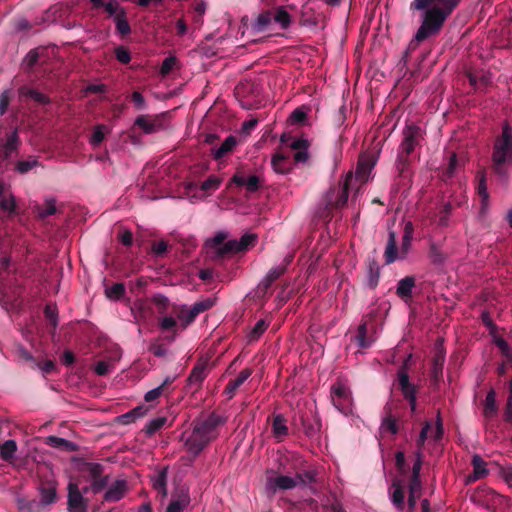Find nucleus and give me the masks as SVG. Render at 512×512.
Here are the masks:
<instances>
[{
	"label": "nucleus",
	"instance_id": "obj_1",
	"mask_svg": "<svg viewBox=\"0 0 512 512\" xmlns=\"http://www.w3.org/2000/svg\"><path fill=\"white\" fill-rule=\"evenodd\" d=\"M461 0H414L411 10L424 11L423 19L414 41L423 42L440 32L447 18L457 8Z\"/></svg>",
	"mask_w": 512,
	"mask_h": 512
},
{
	"label": "nucleus",
	"instance_id": "obj_2",
	"mask_svg": "<svg viewBox=\"0 0 512 512\" xmlns=\"http://www.w3.org/2000/svg\"><path fill=\"white\" fill-rule=\"evenodd\" d=\"M221 424V418L215 414L195 423L192 432L185 439L184 445L187 451L198 456L208 443L216 438V429Z\"/></svg>",
	"mask_w": 512,
	"mask_h": 512
},
{
	"label": "nucleus",
	"instance_id": "obj_3",
	"mask_svg": "<svg viewBox=\"0 0 512 512\" xmlns=\"http://www.w3.org/2000/svg\"><path fill=\"white\" fill-rule=\"evenodd\" d=\"M495 173L506 176L512 168V131L508 123L502 127V134L496 139L492 153Z\"/></svg>",
	"mask_w": 512,
	"mask_h": 512
},
{
	"label": "nucleus",
	"instance_id": "obj_4",
	"mask_svg": "<svg viewBox=\"0 0 512 512\" xmlns=\"http://www.w3.org/2000/svg\"><path fill=\"white\" fill-rule=\"evenodd\" d=\"M422 130L416 125H407L403 130V140L397 158V169L402 173L408 165V156L418 145Z\"/></svg>",
	"mask_w": 512,
	"mask_h": 512
},
{
	"label": "nucleus",
	"instance_id": "obj_5",
	"mask_svg": "<svg viewBox=\"0 0 512 512\" xmlns=\"http://www.w3.org/2000/svg\"><path fill=\"white\" fill-rule=\"evenodd\" d=\"M353 183V174L349 173L340 180L337 186L331 187L326 193V205L330 208H341L348 201L349 189Z\"/></svg>",
	"mask_w": 512,
	"mask_h": 512
},
{
	"label": "nucleus",
	"instance_id": "obj_6",
	"mask_svg": "<svg viewBox=\"0 0 512 512\" xmlns=\"http://www.w3.org/2000/svg\"><path fill=\"white\" fill-rule=\"evenodd\" d=\"M331 401L334 407L341 413H351L353 399L351 391L343 382L337 381L331 386Z\"/></svg>",
	"mask_w": 512,
	"mask_h": 512
},
{
	"label": "nucleus",
	"instance_id": "obj_7",
	"mask_svg": "<svg viewBox=\"0 0 512 512\" xmlns=\"http://www.w3.org/2000/svg\"><path fill=\"white\" fill-rule=\"evenodd\" d=\"M301 482H303L301 474H296L294 477L279 475L267 479L265 490L268 496H272L278 490H291Z\"/></svg>",
	"mask_w": 512,
	"mask_h": 512
},
{
	"label": "nucleus",
	"instance_id": "obj_8",
	"mask_svg": "<svg viewBox=\"0 0 512 512\" xmlns=\"http://www.w3.org/2000/svg\"><path fill=\"white\" fill-rule=\"evenodd\" d=\"M86 471L91 478L90 489L94 494L100 493L109 483V476L103 475V467L98 463H87Z\"/></svg>",
	"mask_w": 512,
	"mask_h": 512
},
{
	"label": "nucleus",
	"instance_id": "obj_9",
	"mask_svg": "<svg viewBox=\"0 0 512 512\" xmlns=\"http://www.w3.org/2000/svg\"><path fill=\"white\" fill-rule=\"evenodd\" d=\"M399 388L404 396L410 403L411 410H415L416 406V390L413 384L409 382V376L406 369V364L403 365L397 372Z\"/></svg>",
	"mask_w": 512,
	"mask_h": 512
},
{
	"label": "nucleus",
	"instance_id": "obj_10",
	"mask_svg": "<svg viewBox=\"0 0 512 512\" xmlns=\"http://www.w3.org/2000/svg\"><path fill=\"white\" fill-rule=\"evenodd\" d=\"M88 487H85L83 491H80L78 484L70 482L68 484V510L73 511L76 509L85 510V501L83 493L88 492Z\"/></svg>",
	"mask_w": 512,
	"mask_h": 512
},
{
	"label": "nucleus",
	"instance_id": "obj_11",
	"mask_svg": "<svg viewBox=\"0 0 512 512\" xmlns=\"http://www.w3.org/2000/svg\"><path fill=\"white\" fill-rule=\"evenodd\" d=\"M445 363V350L442 340H438L435 344L434 355L432 358L431 378L437 382L442 376L443 366Z\"/></svg>",
	"mask_w": 512,
	"mask_h": 512
},
{
	"label": "nucleus",
	"instance_id": "obj_12",
	"mask_svg": "<svg viewBox=\"0 0 512 512\" xmlns=\"http://www.w3.org/2000/svg\"><path fill=\"white\" fill-rule=\"evenodd\" d=\"M374 165L375 162L371 156H360L355 175H353V181L357 180L361 183L367 182Z\"/></svg>",
	"mask_w": 512,
	"mask_h": 512
},
{
	"label": "nucleus",
	"instance_id": "obj_13",
	"mask_svg": "<svg viewBox=\"0 0 512 512\" xmlns=\"http://www.w3.org/2000/svg\"><path fill=\"white\" fill-rule=\"evenodd\" d=\"M134 125L141 128L145 134H152L163 129V123L158 116L149 118L140 115L135 119Z\"/></svg>",
	"mask_w": 512,
	"mask_h": 512
},
{
	"label": "nucleus",
	"instance_id": "obj_14",
	"mask_svg": "<svg viewBox=\"0 0 512 512\" xmlns=\"http://www.w3.org/2000/svg\"><path fill=\"white\" fill-rule=\"evenodd\" d=\"M291 149L295 151L293 158L296 163H307L309 160V142L303 138H294L289 144Z\"/></svg>",
	"mask_w": 512,
	"mask_h": 512
},
{
	"label": "nucleus",
	"instance_id": "obj_15",
	"mask_svg": "<svg viewBox=\"0 0 512 512\" xmlns=\"http://www.w3.org/2000/svg\"><path fill=\"white\" fill-rule=\"evenodd\" d=\"M127 492V481L118 479L112 483L104 494V500L107 502H117L121 500Z\"/></svg>",
	"mask_w": 512,
	"mask_h": 512
},
{
	"label": "nucleus",
	"instance_id": "obj_16",
	"mask_svg": "<svg viewBox=\"0 0 512 512\" xmlns=\"http://www.w3.org/2000/svg\"><path fill=\"white\" fill-rule=\"evenodd\" d=\"M252 375V370L250 368L243 369L239 375L230 380L227 386L224 389V394L228 399H232L237 391V389Z\"/></svg>",
	"mask_w": 512,
	"mask_h": 512
},
{
	"label": "nucleus",
	"instance_id": "obj_17",
	"mask_svg": "<svg viewBox=\"0 0 512 512\" xmlns=\"http://www.w3.org/2000/svg\"><path fill=\"white\" fill-rule=\"evenodd\" d=\"M232 182L237 186H243L249 192H255L260 188V178L257 175H250L248 177L242 174H235L232 177Z\"/></svg>",
	"mask_w": 512,
	"mask_h": 512
},
{
	"label": "nucleus",
	"instance_id": "obj_18",
	"mask_svg": "<svg viewBox=\"0 0 512 512\" xmlns=\"http://www.w3.org/2000/svg\"><path fill=\"white\" fill-rule=\"evenodd\" d=\"M273 22V11L266 10L260 13L251 24L253 32L260 33L266 31Z\"/></svg>",
	"mask_w": 512,
	"mask_h": 512
},
{
	"label": "nucleus",
	"instance_id": "obj_19",
	"mask_svg": "<svg viewBox=\"0 0 512 512\" xmlns=\"http://www.w3.org/2000/svg\"><path fill=\"white\" fill-rule=\"evenodd\" d=\"M472 466H473V474L468 476V481H476L478 479L484 478L489 473V471L486 467L487 466L486 462L478 454H475L473 456Z\"/></svg>",
	"mask_w": 512,
	"mask_h": 512
},
{
	"label": "nucleus",
	"instance_id": "obj_20",
	"mask_svg": "<svg viewBox=\"0 0 512 512\" xmlns=\"http://www.w3.org/2000/svg\"><path fill=\"white\" fill-rule=\"evenodd\" d=\"M207 376V363L201 362L194 366L192 369L187 382L190 386H196L197 388L200 387L202 382Z\"/></svg>",
	"mask_w": 512,
	"mask_h": 512
},
{
	"label": "nucleus",
	"instance_id": "obj_21",
	"mask_svg": "<svg viewBox=\"0 0 512 512\" xmlns=\"http://www.w3.org/2000/svg\"><path fill=\"white\" fill-rule=\"evenodd\" d=\"M415 287V278L413 276H406L399 280L396 288V294L403 300L412 297V290Z\"/></svg>",
	"mask_w": 512,
	"mask_h": 512
},
{
	"label": "nucleus",
	"instance_id": "obj_22",
	"mask_svg": "<svg viewBox=\"0 0 512 512\" xmlns=\"http://www.w3.org/2000/svg\"><path fill=\"white\" fill-rule=\"evenodd\" d=\"M236 144H237L236 137L230 135L223 141V143L219 147L213 148L211 150V154L215 160H219V159L223 158L225 155H227L228 153H230L234 149Z\"/></svg>",
	"mask_w": 512,
	"mask_h": 512
},
{
	"label": "nucleus",
	"instance_id": "obj_23",
	"mask_svg": "<svg viewBox=\"0 0 512 512\" xmlns=\"http://www.w3.org/2000/svg\"><path fill=\"white\" fill-rule=\"evenodd\" d=\"M271 165L278 174H288L291 171V161L283 154H275L272 157Z\"/></svg>",
	"mask_w": 512,
	"mask_h": 512
},
{
	"label": "nucleus",
	"instance_id": "obj_24",
	"mask_svg": "<svg viewBox=\"0 0 512 512\" xmlns=\"http://www.w3.org/2000/svg\"><path fill=\"white\" fill-rule=\"evenodd\" d=\"M19 144V137L17 134V131H13L9 137L7 138L6 142L1 146L0 148V155L4 159H8L11 157V155L16 152Z\"/></svg>",
	"mask_w": 512,
	"mask_h": 512
},
{
	"label": "nucleus",
	"instance_id": "obj_25",
	"mask_svg": "<svg viewBox=\"0 0 512 512\" xmlns=\"http://www.w3.org/2000/svg\"><path fill=\"white\" fill-rule=\"evenodd\" d=\"M286 271L285 265H280L271 268L268 273L265 275V277L261 280L259 287L266 291L272 283L277 280L281 275H283Z\"/></svg>",
	"mask_w": 512,
	"mask_h": 512
},
{
	"label": "nucleus",
	"instance_id": "obj_26",
	"mask_svg": "<svg viewBox=\"0 0 512 512\" xmlns=\"http://www.w3.org/2000/svg\"><path fill=\"white\" fill-rule=\"evenodd\" d=\"M384 257L386 264H391L395 262L398 258L396 247V233L394 231H390L388 233V240L384 252Z\"/></svg>",
	"mask_w": 512,
	"mask_h": 512
},
{
	"label": "nucleus",
	"instance_id": "obj_27",
	"mask_svg": "<svg viewBox=\"0 0 512 512\" xmlns=\"http://www.w3.org/2000/svg\"><path fill=\"white\" fill-rule=\"evenodd\" d=\"M46 444L57 449H61L64 451H75L77 449V445L65 438L57 437V436H48L46 438Z\"/></svg>",
	"mask_w": 512,
	"mask_h": 512
},
{
	"label": "nucleus",
	"instance_id": "obj_28",
	"mask_svg": "<svg viewBox=\"0 0 512 512\" xmlns=\"http://www.w3.org/2000/svg\"><path fill=\"white\" fill-rule=\"evenodd\" d=\"M477 192L481 198V213H485L489 207V194L486 185V176L484 173H479Z\"/></svg>",
	"mask_w": 512,
	"mask_h": 512
},
{
	"label": "nucleus",
	"instance_id": "obj_29",
	"mask_svg": "<svg viewBox=\"0 0 512 512\" xmlns=\"http://www.w3.org/2000/svg\"><path fill=\"white\" fill-rule=\"evenodd\" d=\"M17 443L14 440H7L0 446V457L14 465V457L17 452Z\"/></svg>",
	"mask_w": 512,
	"mask_h": 512
},
{
	"label": "nucleus",
	"instance_id": "obj_30",
	"mask_svg": "<svg viewBox=\"0 0 512 512\" xmlns=\"http://www.w3.org/2000/svg\"><path fill=\"white\" fill-rule=\"evenodd\" d=\"M272 432L274 437L279 440L288 434L286 420L281 414H278L273 418Z\"/></svg>",
	"mask_w": 512,
	"mask_h": 512
},
{
	"label": "nucleus",
	"instance_id": "obj_31",
	"mask_svg": "<svg viewBox=\"0 0 512 512\" xmlns=\"http://www.w3.org/2000/svg\"><path fill=\"white\" fill-rule=\"evenodd\" d=\"M273 22L277 23L282 29H287L291 24V15L284 7H277L273 11Z\"/></svg>",
	"mask_w": 512,
	"mask_h": 512
},
{
	"label": "nucleus",
	"instance_id": "obj_32",
	"mask_svg": "<svg viewBox=\"0 0 512 512\" xmlns=\"http://www.w3.org/2000/svg\"><path fill=\"white\" fill-rule=\"evenodd\" d=\"M392 493H391V502L393 503V505L396 507V509L398 511H403L404 508H405V504H404V492H403V489L402 487L397 484V483H393L392 485Z\"/></svg>",
	"mask_w": 512,
	"mask_h": 512
},
{
	"label": "nucleus",
	"instance_id": "obj_33",
	"mask_svg": "<svg viewBox=\"0 0 512 512\" xmlns=\"http://www.w3.org/2000/svg\"><path fill=\"white\" fill-rule=\"evenodd\" d=\"M497 412V406H496V394L494 390H490L485 398L484 403V410L483 413L485 417L491 418L495 416Z\"/></svg>",
	"mask_w": 512,
	"mask_h": 512
},
{
	"label": "nucleus",
	"instance_id": "obj_34",
	"mask_svg": "<svg viewBox=\"0 0 512 512\" xmlns=\"http://www.w3.org/2000/svg\"><path fill=\"white\" fill-rule=\"evenodd\" d=\"M109 132V128L104 124L95 126L90 138L89 143L93 147L99 146L105 138V134Z\"/></svg>",
	"mask_w": 512,
	"mask_h": 512
},
{
	"label": "nucleus",
	"instance_id": "obj_35",
	"mask_svg": "<svg viewBox=\"0 0 512 512\" xmlns=\"http://www.w3.org/2000/svg\"><path fill=\"white\" fill-rule=\"evenodd\" d=\"M126 292L125 285L123 283H115L110 287L105 288V295L112 301L121 299Z\"/></svg>",
	"mask_w": 512,
	"mask_h": 512
},
{
	"label": "nucleus",
	"instance_id": "obj_36",
	"mask_svg": "<svg viewBox=\"0 0 512 512\" xmlns=\"http://www.w3.org/2000/svg\"><path fill=\"white\" fill-rule=\"evenodd\" d=\"M196 315L192 314V310L187 305H182L177 312V318L181 322L183 328H186L190 325L195 319Z\"/></svg>",
	"mask_w": 512,
	"mask_h": 512
},
{
	"label": "nucleus",
	"instance_id": "obj_37",
	"mask_svg": "<svg viewBox=\"0 0 512 512\" xmlns=\"http://www.w3.org/2000/svg\"><path fill=\"white\" fill-rule=\"evenodd\" d=\"M215 304V300L212 298H205L195 302L190 309L192 314L198 316L199 314L209 310Z\"/></svg>",
	"mask_w": 512,
	"mask_h": 512
},
{
	"label": "nucleus",
	"instance_id": "obj_38",
	"mask_svg": "<svg viewBox=\"0 0 512 512\" xmlns=\"http://www.w3.org/2000/svg\"><path fill=\"white\" fill-rule=\"evenodd\" d=\"M113 20L116 25V30L121 36H126L130 33L131 29L126 18V12H120Z\"/></svg>",
	"mask_w": 512,
	"mask_h": 512
},
{
	"label": "nucleus",
	"instance_id": "obj_39",
	"mask_svg": "<svg viewBox=\"0 0 512 512\" xmlns=\"http://www.w3.org/2000/svg\"><path fill=\"white\" fill-rule=\"evenodd\" d=\"M167 422L166 417H156L147 422L144 431L147 435L151 436L160 430Z\"/></svg>",
	"mask_w": 512,
	"mask_h": 512
},
{
	"label": "nucleus",
	"instance_id": "obj_40",
	"mask_svg": "<svg viewBox=\"0 0 512 512\" xmlns=\"http://www.w3.org/2000/svg\"><path fill=\"white\" fill-rule=\"evenodd\" d=\"M356 341L360 348H368L372 344V340L367 338V325L362 323L359 325L356 335Z\"/></svg>",
	"mask_w": 512,
	"mask_h": 512
},
{
	"label": "nucleus",
	"instance_id": "obj_41",
	"mask_svg": "<svg viewBox=\"0 0 512 512\" xmlns=\"http://www.w3.org/2000/svg\"><path fill=\"white\" fill-rule=\"evenodd\" d=\"M380 428L383 432H388L392 435H395L398 432V425H397L396 418L393 417L392 415L386 416L382 420Z\"/></svg>",
	"mask_w": 512,
	"mask_h": 512
},
{
	"label": "nucleus",
	"instance_id": "obj_42",
	"mask_svg": "<svg viewBox=\"0 0 512 512\" xmlns=\"http://www.w3.org/2000/svg\"><path fill=\"white\" fill-rule=\"evenodd\" d=\"M40 493L43 504L50 505L55 502L57 493L54 486L42 487Z\"/></svg>",
	"mask_w": 512,
	"mask_h": 512
},
{
	"label": "nucleus",
	"instance_id": "obj_43",
	"mask_svg": "<svg viewBox=\"0 0 512 512\" xmlns=\"http://www.w3.org/2000/svg\"><path fill=\"white\" fill-rule=\"evenodd\" d=\"M220 184L221 179L215 175H211L202 182L200 189L204 192H213L219 188Z\"/></svg>",
	"mask_w": 512,
	"mask_h": 512
},
{
	"label": "nucleus",
	"instance_id": "obj_44",
	"mask_svg": "<svg viewBox=\"0 0 512 512\" xmlns=\"http://www.w3.org/2000/svg\"><path fill=\"white\" fill-rule=\"evenodd\" d=\"M241 251H242V249L239 246L238 240H236V239L235 240H229L221 248H219L218 255L219 256H224L226 254L238 253V252H241Z\"/></svg>",
	"mask_w": 512,
	"mask_h": 512
},
{
	"label": "nucleus",
	"instance_id": "obj_45",
	"mask_svg": "<svg viewBox=\"0 0 512 512\" xmlns=\"http://www.w3.org/2000/svg\"><path fill=\"white\" fill-rule=\"evenodd\" d=\"M267 328H268V323L265 320L260 319L259 321H257L255 326L249 333V335H248L249 340L255 341V340L259 339L260 336L266 331Z\"/></svg>",
	"mask_w": 512,
	"mask_h": 512
},
{
	"label": "nucleus",
	"instance_id": "obj_46",
	"mask_svg": "<svg viewBox=\"0 0 512 512\" xmlns=\"http://www.w3.org/2000/svg\"><path fill=\"white\" fill-rule=\"evenodd\" d=\"M56 213V204L54 200H47L43 207L37 208V214L40 218H46Z\"/></svg>",
	"mask_w": 512,
	"mask_h": 512
},
{
	"label": "nucleus",
	"instance_id": "obj_47",
	"mask_svg": "<svg viewBox=\"0 0 512 512\" xmlns=\"http://www.w3.org/2000/svg\"><path fill=\"white\" fill-rule=\"evenodd\" d=\"M451 211H452L451 203H449V202L445 203L439 212L438 226H440V227L448 226L449 216H450Z\"/></svg>",
	"mask_w": 512,
	"mask_h": 512
},
{
	"label": "nucleus",
	"instance_id": "obj_48",
	"mask_svg": "<svg viewBox=\"0 0 512 512\" xmlns=\"http://www.w3.org/2000/svg\"><path fill=\"white\" fill-rule=\"evenodd\" d=\"M15 208H16V203H15V198L13 196L3 197L0 200V210H2L3 212L11 215L15 212Z\"/></svg>",
	"mask_w": 512,
	"mask_h": 512
},
{
	"label": "nucleus",
	"instance_id": "obj_49",
	"mask_svg": "<svg viewBox=\"0 0 512 512\" xmlns=\"http://www.w3.org/2000/svg\"><path fill=\"white\" fill-rule=\"evenodd\" d=\"M145 410L143 407H136L135 409L131 410L130 412L123 414L120 416L122 419V422L124 424H128L132 421H134L137 418H140L144 415Z\"/></svg>",
	"mask_w": 512,
	"mask_h": 512
},
{
	"label": "nucleus",
	"instance_id": "obj_50",
	"mask_svg": "<svg viewBox=\"0 0 512 512\" xmlns=\"http://www.w3.org/2000/svg\"><path fill=\"white\" fill-rule=\"evenodd\" d=\"M412 240V225L408 223L405 227L404 235L402 237V252L404 256L407 254Z\"/></svg>",
	"mask_w": 512,
	"mask_h": 512
},
{
	"label": "nucleus",
	"instance_id": "obj_51",
	"mask_svg": "<svg viewBox=\"0 0 512 512\" xmlns=\"http://www.w3.org/2000/svg\"><path fill=\"white\" fill-rule=\"evenodd\" d=\"M103 7L109 16L113 17V19H115L120 12H125L116 0L104 3Z\"/></svg>",
	"mask_w": 512,
	"mask_h": 512
},
{
	"label": "nucleus",
	"instance_id": "obj_52",
	"mask_svg": "<svg viewBox=\"0 0 512 512\" xmlns=\"http://www.w3.org/2000/svg\"><path fill=\"white\" fill-rule=\"evenodd\" d=\"M307 117V112L303 107L296 108L289 116V122L291 124L302 123Z\"/></svg>",
	"mask_w": 512,
	"mask_h": 512
},
{
	"label": "nucleus",
	"instance_id": "obj_53",
	"mask_svg": "<svg viewBox=\"0 0 512 512\" xmlns=\"http://www.w3.org/2000/svg\"><path fill=\"white\" fill-rule=\"evenodd\" d=\"M176 63H177L176 57H174V56L166 57L160 67V73L163 76L169 74L174 69Z\"/></svg>",
	"mask_w": 512,
	"mask_h": 512
},
{
	"label": "nucleus",
	"instance_id": "obj_54",
	"mask_svg": "<svg viewBox=\"0 0 512 512\" xmlns=\"http://www.w3.org/2000/svg\"><path fill=\"white\" fill-rule=\"evenodd\" d=\"M495 344L500 349L503 356H505L508 360L512 361V348L508 345V343L503 338H497L495 340Z\"/></svg>",
	"mask_w": 512,
	"mask_h": 512
},
{
	"label": "nucleus",
	"instance_id": "obj_55",
	"mask_svg": "<svg viewBox=\"0 0 512 512\" xmlns=\"http://www.w3.org/2000/svg\"><path fill=\"white\" fill-rule=\"evenodd\" d=\"M257 239L256 234L253 233H245L239 240V246L242 251L246 250L249 246H253Z\"/></svg>",
	"mask_w": 512,
	"mask_h": 512
},
{
	"label": "nucleus",
	"instance_id": "obj_56",
	"mask_svg": "<svg viewBox=\"0 0 512 512\" xmlns=\"http://www.w3.org/2000/svg\"><path fill=\"white\" fill-rule=\"evenodd\" d=\"M38 165L37 160H23L19 161L16 165V170L21 173L25 174L28 171H30L32 168L36 167Z\"/></svg>",
	"mask_w": 512,
	"mask_h": 512
},
{
	"label": "nucleus",
	"instance_id": "obj_57",
	"mask_svg": "<svg viewBox=\"0 0 512 512\" xmlns=\"http://www.w3.org/2000/svg\"><path fill=\"white\" fill-rule=\"evenodd\" d=\"M430 429H431V423L428 421L425 422L424 426L422 427V429L420 431L419 437L417 439L418 450L422 451V447L424 446V443L428 438V432Z\"/></svg>",
	"mask_w": 512,
	"mask_h": 512
},
{
	"label": "nucleus",
	"instance_id": "obj_58",
	"mask_svg": "<svg viewBox=\"0 0 512 512\" xmlns=\"http://www.w3.org/2000/svg\"><path fill=\"white\" fill-rule=\"evenodd\" d=\"M116 59L123 64H127L131 60L130 52L124 47H118L115 49Z\"/></svg>",
	"mask_w": 512,
	"mask_h": 512
},
{
	"label": "nucleus",
	"instance_id": "obj_59",
	"mask_svg": "<svg viewBox=\"0 0 512 512\" xmlns=\"http://www.w3.org/2000/svg\"><path fill=\"white\" fill-rule=\"evenodd\" d=\"M177 325V321L175 318L171 316H164L159 320V326L162 330H171L174 329Z\"/></svg>",
	"mask_w": 512,
	"mask_h": 512
},
{
	"label": "nucleus",
	"instance_id": "obj_60",
	"mask_svg": "<svg viewBox=\"0 0 512 512\" xmlns=\"http://www.w3.org/2000/svg\"><path fill=\"white\" fill-rule=\"evenodd\" d=\"M187 505L185 499L182 500H173L168 505L166 512H182Z\"/></svg>",
	"mask_w": 512,
	"mask_h": 512
},
{
	"label": "nucleus",
	"instance_id": "obj_61",
	"mask_svg": "<svg viewBox=\"0 0 512 512\" xmlns=\"http://www.w3.org/2000/svg\"><path fill=\"white\" fill-rule=\"evenodd\" d=\"M33 368L40 369L43 374H50L55 370V364L52 360H47L44 363L35 362Z\"/></svg>",
	"mask_w": 512,
	"mask_h": 512
},
{
	"label": "nucleus",
	"instance_id": "obj_62",
	"mask_svg": "<svg viewBox=\"0 0 512 512\" xmlns=\"http://www.w3.org/2000/svg\"><path fill=\"white\" fill-rule=\"evenodd\" d=\"M45 317L50 321V323L56 327L58 325L57 320V310L55 307L47 305L44 310Z\"/></svg>",
	"mask_w": 512,
	"mask_h": 512
},
{
	"label": "nucleus",
	"instance_id": "obj_63",
	"mask_svg": "<svg viewBox=\"0 0 512 512\" xmlns=\"http://www.w3.org/2000/svg\"><path fill=\"white\" fill-rule=\"evenodd\" d=\"M163 393H164V391L162 390V386H158L152 390H149L145 394L144 399L147 402H152V401L158 399Z\"/></svg>",
	"mask_w": 512,
	"mask_h": 512
},
{
	"label": "nucleus",
	"instance_id": "obj_64",
	"mask_svg": "<svg viewBox=\"0 0 512 512\" xmlns=\"http://www.w3.org/2000/svg\"><path fill=\"white\" fill-rule=\"evenodd\" d=\"M500 473L505 482L512 486V465L503 466Z\"/></svg>",
	"mask_w": 512,
	"mask_h": 512
}]
</instances>
